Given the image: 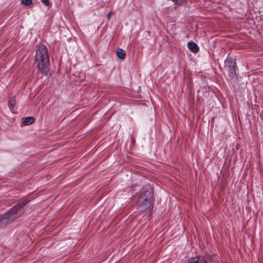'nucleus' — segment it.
I'll list each match as a JSON object with an SVG mask.
<instances>
[{
	"mask_svg": "<svg viewBox=\"0 0 263 263\" xmlns=\"http://www.w3.org/2000/svg\"><path fill=\"white\" fill-rule=\"evenodd\" d=\"M153 190L149 184H146L140 191L137 200L139 211L147 214L152 210Z\"/></svg>",
	"mask_w": 263,
	"mask_h": 263,
	"instance_id": "obj_1",
	"label": "nucleus"
},
{
	"mask_svg": "<svg viewBox=\"0 0 263 263\" xmlns=\"http://www.w3.org/2000/svg\"><path fill=\"white\" fill-rule=\"evenodd\" d=\"M34 62L38 72L43 76H48L49 72L50 60L48 50L45 45H41L36 49Z\"/></svg>",
	"mask_w": 263,
	"mask_h": 263,
	"instance_id": "obj_2",
	"label": "nucleus"
},
{
	"mask_svg": "<svg viewBox=\"0 0 263 263\" xmlns=\"http://www.w3.org/2000/svg\"><path fill=\"white\" fill-rule=\"evenodd\" d=\"M27 199H23L15 204L11 209L0 217V228H3L19 217L26 209L25 206L28 203Z\"/></svg>",
	"mask_w": 263,
	"mask_h": 263,
	"instance_id": "obj_3",
	"label": "nucleus"
},
{
	"mask_svg": "<svg viewBox=\"0 0 263 263\" xmlns=\"http://www.w3.org/2000/svg\"><path fill=\"white\" fill-rule=\"evenodd\" d=\"M224 67L228 72L231 80L237 81L239 79V70L237 65L236 57L228 55L224 60Z\"/></svg>",
	"mask_w": 263,
	"mask_h": 263,
	"instance_id": "obj_4",
	"label": "nucleus"
},
{
	"mask_svg": "<svg viewBox=\"0 0 263 263\" xmlns=\"http://www.w3.org/2000/svg\"><path fill=\"white\" fill-rule=\"evenodd\" d=\"M191 263H207V258L202 255H198L191 257L189 259Z\"/></svg>",
	"mask_w": 263,
	"mask_h": 263,
	"instance_id": "obj_5",
	"label": "nucleus"
},
{
	"mask_svg": "<svg viewBox=\"0 0 263 263\" xmlns=\"http://www.w3.org/2000/svg\"><path fill=\"white\" fill-rule=\"evenodd\" d=\"M187 47L193 53H197L199 51V48L198 45L192 41H189L187 43Z\"/></svg>",
	"mask_w": 263,
	"mask_h": 263,
	"instance_id": "obj_6",
	"label": "nucleus"
},
{
	"mask_svg": "<svg viewBox=\"0 0 263 263\" xmlns=\"http://www.w3.org/2000/svg\"><path fill=\"white\" fill-rule=\"evenodd\" d=\"M35 118L33 117H23L22 119L21 123L24 125H29L34 123Z\"/></svg>",
	"mask_w": 263,
	"mask_h": 263,
	"instance_id": "obj_7",
	"label": "nucleus"
},
{
	"mask_svg": "<svg viewBox=\"0 0 263 263\" xmlns=\"http://www.w3.org/2000/svg\"><path fill=\"white\" fill-rule=\"evenodd\" d=\"M116 54L117 57L120 59L123 60L125 58L126 52L125 51L122 49V48H118L116 52Z\"/></svg>",
	"mask_w": 263,
	"mask_h": 263,
	"instance_id": "obj_8",
	"label": "nucleus"
},
{
	"mask_svg": "<svg viewBox=\"0 0 263 263\" xmlns=\"http://www.w3.org/2000/svg\"><path fill=\"white\" fill-rule=\"evenodd\" d=\"M8 107L9 108L12 110V109L15 106V97H9V101L8 102ZM12 112V111H11Z\"/></svg>",
	"mask_w": 263,
	"mask_h": 263,
	"instance_id": "obj_9",
	"label": "nucleus"
},
{
	"mask_svg": "<svg viewBox=\"0 0 263 263\" xmlns=\"http://www.w3.org/2000/svg\"><path fill=\"white\" fill-rule=\"evenodd\" d=\"M21 3L25 6H29L32 4V0H21Z\"/></svg>",
	"mask_w": 263,
	"mask_h": 263,
	"instance_id": "obj_10",
	"label": "nucleus"
},
{
	"mask_svg": "<svg viewBox=\"0 0 263 263\" xmlns=\"http://www.w3.org/2000/svg\"><path fill=\"white\" fill-rule=\"evenodd\" d=\"M176 4L181 5L185 2V0H172Z\"/></svg>",
	"mask_w": 263,
	"mask_h": 263,
	"instance_id": "obj_11",
	"label": "nucleus"
},
{
	"mask_svg": "<svg viewBox=\"0 0 263 263\" xmlns=\"http://www.w3.org/2000/svg\"><path fill=\"white\" fill-rule=\"evenodd\" d=\"M42 3L48 6L50 4L49 0H41Z\"/></svg>",
	"mask_w": 263,
	"mask_h": 263,
	"instance_id": "obj_12",
	"label": "nucleus"
},
{
	"mask_svg": "<svg viewBox=\"0 0 263 263\" xmlns=\"http://www.w3.org/2000/svg\"><path fill=\"white\" fill-rule=\"evenodd\" d=\"M112 14V12L111 11L109 12L107 14V17L108 20H110V15Z\"/></svg>",
	"mask_w": 263,
	"mask_h": 263,
	"instance_id": "obj_13",
	"label": "nucleus"
}]
</instances>
